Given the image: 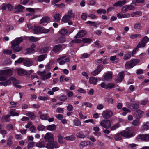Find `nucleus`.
Here are the masks:
<instances>
[{
  "instance_id": "f704fd0d",
  "label": "nucleus",
  "mask_w": 149,
  "mask_h": 149,
  "mask_svg": "<svg viewBox=\"0 0 149 149\" xmlns=\"http://www.w3.org/2000/svg\"><path fill=\"white\" fill-rule=\"evenodd\" d=\"M88 145H92L90 141H84L81 142L80 144V146L84 147Z\"/></svg>"
},
{
  "instance_id": "bf43d9fd",
  "label": "nucleus",
  "mask_w": 149,
  "mask_h": 149,
  "mask_svg": "<svg viewBox=\"0 0 149 149\" xmlns=\"http://www.w3.org/2000/svg\"><path fill=\"white\" fill-rule=\"evenodd\" d=\"M10 79L15 85L19 83V81L14 77H11Z\"/></svg>"
},
{
  "instance_id": "6e6552de",
  "label": "nucleus",
  "mask_w": 149,
  "mask_h": 149,
  "mask_svg": "<svg viewBox=\"0 0 149 149\" xmlns=\"http://www.w3.org/2000/svg\"><path fill=\"white\" fill-rule=\"evenodd\" d=\"M65 57L64 56H61L57 59V61L61 65H62L65 63L66 62H68L70 61L69 58L68 57L65 58Z\"/></svg>"
},
{
  "instance_id": "412c9836",
  "label": "nucleus",
  "mask_w": 149,
  "mask_h": 149,
  "mask_svg": "<svg viewBox=\"0 0 149 149\" xmlns=\"http://www.w3.org/2000/svg\"><path fill=\"white\" fill-rule=\"evenodd\" d=\"M17 73L18 75L20 76H23L27 74V71L25 70L20 68L17 69Z\"/></svg>"
},
{
  "instance_id": "c9c22d12",
  "label": "nucleus",
  "mask_w": 149,
  "mask_h": 149,
  "mask_svg": "<svg viewBox=\"0 0 149 149\" xmlns=\"http://www.w3.org/2000/svg\"><path fill=\"white\" fill-rule=\"evenodd\" d=\"M26 115L29 116L31 120L34 119L36 117V116L32 112H28L26 114Z\"/></svg>"
},
{
  "instance_id": "f8f14e48",
  "label": "nucleus",
  "mask_w": 149,
  "mask_h": 149,
  "mask_svg": "<svg viewBox=\"0 0 149 149\" xmlns=\"http://www.w3.org/2000/svg\"><path fill=\"white\" fill-rule=\"evenodd\" d=\"M11 44L12 48L15 52H19L21 50L22 48L19 47V44L13 42H11Z\"/></svg>"
},
{
  "instance_id": "2eb2a0df",
  "label": "nucleus",
  "mask_w": 149,
  "mask_h": 149,
  "mask_svg": "<svg viewBox=\"0 0 149 149\" xmlns=\"http://www.w3.org/2000/svg\"><path fill=\"white\" fill-rule=\"evenodd\" d=\"M23 64L26 67H30L33 65V62L30 59L27 58L24 59Z\"/></svg>"
},
{
  "instance_id": "774afa93",
  "label": "nucleus",
  "mask_w": 149,
  "mask_h": 149,
  "mask_svg": "<svg viewBox=\"0 0 149 149\" xmlns=\"http://www.w3.org/2000/svg\"><path fill=\"white\" fill-rule=\"evenodd\" d=\"M129 10L128 5H125L123 6L122 8V10L123 12H125Z\"/></svg>"
},
{
  "instance_id": "a211bd4d",
  "label": "nucleus",
  "mask_w": 149,
  "mask_h": 149,
  "mask_svg": "<svg viewBox=\"0 0 149 149\" xmlns=\"http://www.w3.org/2000/svg\"><path fill=\"white\" fill-rule=\"evenodd\" d=\"M95 63L96 64H99L102 63L104 64H107L108 63V59L107 58H101L99 59H97L95 61Z\"/></svg>"
},
{
  "instance_id": "37998d69",
  "label": "nucleus",
  "mask_w": 149,
  "mask_h": 149,
  "mask_svg": "<svg viewBox=\"0 0 149 149\" xmlns=\"http://www.w3.org/2000/svg\"><path fill=\"white\" fill-rule=\"evenodd\" d=\"M122 110L123 111L122 113V114L124 116H125L127 113L131 112L130 111L129 109L126 107L123 108Z\"/></svg>"
},
{
  "instance_id": "dca6fc26",
  "label": "nucleus",
  "mask_w": 149,
  "mask_h": 149,
  "mask_svg": "<svg viewBox=\"0 0 149 149\" xmlns=\"http://www.w3.org/2000/svg\"><path fill=\"white\" fill-rule=\"evenodd\" d=\"M143 112L140 110H137L134 113V117L136 119H139L142 116Z\"/></svg>"
},
{
  "instance_id": "79ce46f5",
  "label": "nucleus",
  "mask_w": 149,
  "mask_h": 149,
  "mask_svg": "<svg viewBox=\"0 0 149 149\" xmlns=\"http://www.w3.org/2000/svg\"><path fill=\"white\" fill-rule=\"evenodd\" d=\"M11 83V81L10 79L7 80L6 81L3 82H0V85L3 86H6L8 85H9Z\"/></svg>"
},
{
  "instance_id": "69168bd1",
  "label": "nucleus",
  "mask_w": 149,
  "mask_h": 149,
  "mask_svg": "<svg viewBox=\"0 0 149 149\" xmlns=\"http://www.w3.org/2000/svg\"><path fill=\"white\" fill-rule=\"evenodd\" d=\"M91 39L90 38H83L82 39V41L84 43H90L91 42Z\"/></svg>"
},
{
  "instance_id": "f3484780",
  "label": "nucleus",
  "mask_w": 149,
  "mask_h": 149,
  "mask_svg": "<svg viewBox=\"0 0 149 149\" xmlns=\"http://www.w3.org/2000/svg\"><path fill=\"white\" fill-rule=\"evenodd\" d=\"M93 130L94 132L93 134L96 136L99 137L101 135V133L99 132L100 129L99 126H96L94 127Z\"/></svg>"
},
{
  "instance_id": "a878e982",
  "label": "nucleus",
  "mask_w": 149,
  "mask_h": 149,
  "mask_svg": "<svg viewBox=\"0 0 149 149\" xmlns=\"http://www.w3.org/2000/svg\"><path fill=\"white\" fill-rule=\"evenodd\" d=\"M149 128V125L148 123L146 122L143 123L141 127V130L142 131L146 130Z\"/></svg>"
},
{
  "instance_id": "a19ab883",
  "label": "nucleus",
  "mask_w": 149,
  "mask_h": 149,
  "mask_svg": "<svg viewBox=\"0 0 149 149\" xmlns=\"http://www.w3.org/2000/svg\"><path fill=\"white\" fill-rule=\"evenodd\" d=\"M121 135L120 133H118L114 135V139L116 141H120L122 139Z\"/></svg>"
},
{
  "instance_id": "bb28decb",
  "label": "nucleus",
  "mask_w": 149,
  "mask_h": 149,
  "mask_svg": "<svg viewBox=\"0 0 149 149\" xmlns=\"http://www.w3.org/2000/svg\"><path fill=\"white\" fill-rule=\"evenodd\" d=\"M126 2V1L125 0H123L122 1H119L114 4L113 6L116 7L121 6L125 4Z\"/></svg>"
},
{
  "instance_id": "7c9ffc66",
  "label": "nucleus",
  "mask_w": 149,
  "mask_h": 149,
  "mask_svg": "<svg viewBox=\"0 0 149 149\" xmlns=\"http://www.w3.org/2000/svg\"><path fill=\"white\" fill-rule=\"evenodd\" d=\"M65 41V39L64 36H61L56 40V42L57 43H63Z\"/></svg>"
},
{
  "instance_id": "6e6d98bb",
  "label": "nucleus",
  "mask_w": 149,
  "mask_h": 149,
  "mask_svg": "<svg viewBox=\"0 0 149 149\" xmlns=\"http://www.w3.org/2000/svg\"><path fill=\"white\" fill-rule=\"evenodd\" d=\"M141 123L140 120L138 119H136L133 121L132 124L134 126H137Z\"/></svg>"
},
{
  "instance_id": "473e14b6",
  "label": "nucleus",
  "mask_w": 149,
  "mask_h": 149,
  "mask_svg": "<svg viewBox=\"0 0 149 149\" xmlns=\"http://www.w3.org/2000/svg\"><path fill=\"white\" fill-rule=\"evenodd\" d=\"M71 19V18L65 14L62 18L61 21L64 23H66L70 21Z\"/></svg>"
},
{
  "instance_id": "aec40b11",
  "label": "nucleus",
  "mask_w": 149,
  "mask_h": 149,
  "mask_svg": "<svg viewBox=\"0 0 149 149\" xmlns=\"http://www.w3.org/2000/svg\"><path fill=\"white\" fill-rule=\"evenodd\" d=\"M24 9V7L23 6L19 4L15 7L14 11L15 13H17L23 11Z\"/></svg>"
},
{
  "instance_id": "a18cd8bd",
  "label": "nucleus",
  "mask_w": 149,
  "mask_h": 149,
  "mask_svg": "<svg viewBox=\"0 0 149 149\" xmlns=\"http://www.w3.org/2000/svg\"><path fill=\"white\" fill-rule=\"evenodd\" d=\"M28 39L31 41L35 42L40 40L39 38L34 37L33 36H30L28 37Z\"/></svg>"
},
{
  "instance_id": "4468645a",
  "label": "nucleus",
  "mask_w": 149,
  "mask_h": 149,
  "mask_svg": "<svg viewBox=\"0 0 149 149\" xmlns=\"http://www.w3.org/2000/svg\"><path fill=\"white\" fill-rule=\"evenodd\" d=\"M50 22V18L48 17H43L41 19L40 21V24L43 26H45Z\"/></svg>"
},
{
  "instance_id": "20e7f679",
  "label": "nucleus",
  "mask_w": 149,
  "mask_h": 149,
  "mask_svg": "<svg viewBox=\"0 0 149 149\" xmlns=\"http://www.w3.org/2000/svg\"><path fill=\"white\" fill-rule=\"evenodd\" d=\"M139 62V60L137 59H133L127 62L125 65V67L127 69H130L135 66Z\"/></svg>"
},
{
  "instance_id": "f03ea898",
  "label": "nucleus",
  "mask_w": 149,
  "mask_h": 149,
  "mask_svg": "<svg viewBox=\"0 0 149 149\" xmlns=\"http://www.w3.org/2000/svg\"><path fill=\"white\" fill-rule=\"evenodd\" d=\"M122 136L126 138H130L134 136V134L129 128L120 132Z\"/></svg>"
},
{
  "instance_id": "c03bdc74",
  "label": "nucleus",
  "mask_w": 149,
  "mask_h": 149,
  "mask_svg": "<svg viewBox=\"0 0 149 149\" xmlns=\"http://www.w3.org/2000/svg\"><path fill=\"white\" fill-rule=\"evenodd\" d=\"M74 125L76 126H79L81 124V123L78 118L74 119L73 121Z\"/></svg>"
},
{
  "instance_id": "b1692460",
  "label": "nucleus",
  "mask_w": 149,
  "mask_h": 149,
  "mask_svg": "<svg viewBox=\"0 0 149 149\" xmlns=\"http://www.w3.org/2000/svg\"><path fill=\"white\" fill-rule=\"evenodd\" d=\"M60 1V0H53L52 2V5H54V6L58 7L59 8L61 7V6L64 7V5L61 3V4H57L56 3Z\"/></svg>"
},
{
  "instance_id": "e433bc0d",
  "label": "nucleus",
  "mask_w": 149,
  "mask_h": 149,
  "mask_svg": "<svg viewBox=\"0 0 149 149\" xmlns=\"http://www.w3.org/2000/svg\"><path fill=\"white\" fill-rule=\"evenodd\" d=\"M56 128V126L54 124H52L48 125L47 127V130L53 131L55 130Z\"/></svg>"
},
{
  "instance_id": "cd10ccee",
  "label": "nucleus",
  "mask_w": 149,
  "mask_h": 149,
  "mask_svg": "<svg viewBox=\"0 0 149 149\" xmlns=\"http://www.w3.org/2000/svg\"><path fill=\"white\" fill-rule=\"evenodd\" d=\"M89 83L94 85H96L97 82V79L94 77H90L89 78Z\"/></svg>"
},
{
  "instance_id": "7ed1b4c3",
  "label": "nucleus",
  "mask_w": 149,
  "mask_h": 149,
  "mask_svg": "<svg viewBox=\"0 0 149 149\" xmlns=\"http://www.w3.org/2000/svg\"><path fill=\"white\" fill-rule=\"evenodd\" d=\"M37 73L40 76L41 79L43 80L49 78L51 76V73L44 70L42 71H38Z\"/></svg>"
},
{
  "instance_id": "338daca9",
  "label": "nucleus",
  "mask_w": 149,
  "mask_h": 149,
  "mask_svg": "<svg viewBox=\"0 0 149 149\" xmlns=\"http://www.w3.org/2000/svg\"><path fill=\"white\" fill-rule=\"evenodd\" d=\"M59 98L60 101H65L67 99L66 96L63 95H61Z\"/></svg>"
},
{
  "instance_id": "603ef678",
  "label": "nucleus",
  "mask_w": 149,
  "mask_h": 149,
  "mask_svg": "<svg viewBox=\"0 0 149 149\" xmlns=\"http://www.w3.org/2000/svg\"><path fill=\"white\" fill-rule=\"evenodd\" d=\"M36 146L37 147L40 148L44 147H45V142L44 141H42L37 143L36 144Z\"/></svg>"
},
{
  "instance_id": "0e129e2a",
  "label": "nucleus",
  "mask_w": 149,
  "mask_h": 149,
  "mask_svg": "<svg viewBox=\"0 0 149 149\" xmlns=\"http://www.w3.org/2000/svg\"><path fill=\"white\" fill-rule=\"evenodd\" d=\"M64 139L67 140L73 141L75 139V137L73 136H70L65 137Z\"/></svg>"
},
{
  "instance_id": "9b49d317",
  "label": "nucleus",
  "mask_w": 149,
  "mask_h": 149,
  "mask_svg": "<svg viewBox=\"0 0 149 149\" xmlns=\"http://www.w3.org/2000/svg\"><path fill=\"white\" fill-rule=\"evenodd\" d=\"M45 140L49 142L54 141V135L51 132H48L44 136Z\"/></svg>"
},
{
  "instance_id": "864d4df0",
  "label": "nucleus",
  "mask_w": 149,
  "mask_h": 149,
  "mask_svg": "<svg viewBox=\"0 0 149 149\" xmlns=\"http://www.w3.org/2000/svg\"><path fill=\"white\" fill-rule=\"evenodd\" d=\"M10 116H17L19 115L18 113L15 112V111L12 109L10 112Z\"/></svg>"
},
{
  "instance_id": "0eeeda50",
  "label": "nucleus",
  "mask_w": 149,
  "mask_h": 149,
  "mask_svg": "<svg viewBox=\"0 0 149 149\" xmlns=\"http://www.w3.org/2000/svg\"><path fill=\"white\" fill-rule=\"evenodd\" d=\"M149 41V38L146 36H145L142 39V40L137 45V47L141 48L144 47L147 43Z\"/></svg>"
},
{
  "instance_id": "ea45409f",
  "label": "nucleus",
  "mask_w": 149,
  "mask_h": 149,
  "mask_svg": "<svg viewBox=\"0 0 149 149\" xmlns=\"http://www.w3.org/2000/svg\"><path fill=\"white\" fill-rule=\"evenodd\" d=\"M131 56V52H128L125 54L123 57V59L125 60H127L130 58Z\"/></svg>"
},
{
  "instance_id": "13d9d810",
  "label": "nucleus",
  "mask_w": 149,
  "mask_h": 149,
  "mask_svg": "<svg viewBox=\"0 0 149 149\" xmlns=\"http://www.w3.org/2000/svg\"><path fill=\"white\" fill-rule=\"evenodd\" d=\"M115 86V85L113 83H108L106 86V89H111Z\"/></svg>"
},
{
  "instance_id": "f257e3e1",
  "label": "nucleus",
  "mask_w": 149,
  "mask_h": 149,
  "mask_svg": "<svg viewBox=\"0 0 149 149\" xmlns=\"http://www.w3.org/2000/svg\"><path fill=\"white\" fill-rule=\"evenodd\" d=\"M13 74L10 69L0 70V81H4L7 79V76H10Z\"/></svg>"
},
{
  "instance_id": "49530a36",
  "label": "nucleus",
  "mask_w": 149,
  "mask_h": 149,
  "mask_svg": "<svg viewBox=\"0 0 149 149\" xmlns=\"http://www.w3.org/2000/svg\"><path fill=\"white\" fill-rule=\"evenodd\" d=\"M13 137L12 136H10L7 139V144L9 146H10L12 143V140Z\"/></svg>"
},
{
  "instance_id": "1a4fd4ad",
  "label": "nucleus",
  "mask_w": 149,
  "mask_h": 149,
  "mask_svg": "<svg viewBox=\"0 0 149 149\" xmlns=\"http://www.w3.org/2000/svg\"><path fill=\"white\" fill-rule=\"evenodd\" d=\"M137 139L141 141H149V134H140L138 135Z\"/></svg>"
},
{
  "instance_id": "9d476101",
  "label": "nucleus",
  "mask_w": 149,
  "mask_h": 149,
  "mask_svg": "<svg viewBox=\"0 0 149 149\" xmlns=\"http://www.w3.org/2000/svg\"><path fill=\"white\" fill-rule=\"evenodd\" d=\"M113 112L110 110H106L103 111L102 115L104 119H108L112 116Z\"/></svg>"
},
{
  "instance_id": "c756f323",
  "label": "nucleus",
  "mask_w": 149,
  "mask_h": 149,
  "mask_svg": "<svg viewBox=\"0 0 149 149\" xmlns=\"http://www.w3.org/2000/svg\"><path fill=\"white\" fill-rule=\"evenodd\" d=\"M54 20L55 22H57L61 20V16L59 13H56L54 15Z\"/></svg>"
},
{
  "instance_id": "4c0bfd02",
  "label": "nucleus",
  "mask_w": 149,
  "mask_h": 149,
  "mask_svg": "<svg viewBox=\"0 0 149 149\" xmlns=\"http://www.w3.org/2000/svg\"><path fill=\"white\" fill-rule=\"evenodd\" d=\"M110 60L112 63H116L118 62V59L116 58L115 56H111L110 58Z\"/></svg>"
},
{
  "instance_id": "58836bf2",
  "label": "nucleus",
  "mask_w": 149,
  "mask_h": 149,
  "mask_svg": "<svg viewBox=\"0 0 149 149\" xmlns=\"http://www.w3.org/2000/svg\"><path fill=\"white\" fill-rule=\"evenodd\" d=\"M23 40V38L22 37L17 38L15 40H14L13 42L19 44L22 42Z\"/></svg>"
},
{
  "instance_id": "5701e85b",
  "label": "nucleus",
  "mask_w": 149,
  "mask_h": 149,
  "mask_svg": "<svg viewBox=\"0 0 149 149\" xmlns=\"http://www.w3.org/2000/svg\"><path fill=\"white\" fill-rule=\"evenodd\" d=\"M66 14L71 19L75 17V15L73 13L72 10L71 9H69Z\"/></svg>"
},
{
  "instance_id": "e2e57ef3",
  "label": "nucleus",
  "mask_w": 149,
  "mask_h": 149,
  "mask_svg": "<svg viewBox=\"0 0 149 149\" xmlns=\"http://www.w3.org/2000/svg\"><path fill=\"white\" fill-rule=\"evenodd\" d=\"M10 116L9 115H7L4 116H3L2 117V120L3 121L6 122H9L10 121L9 119Z\"/></svg>"
},
{
  "instance_id": "2f4dec72",
  "label": "nucleus",
  "mask_w": 149,
  "mask_h": 149,
  "mask_svg": "<svg viewBox=\"0 0 149 149\" xmlns=\"http://www.w3.org/2000/svg\"><path fill=\"white\" fill-rule=\"evenodd\" d=\"M47 55L46 54L41 55L38 56V62H41L44 60L47 57Z\"/></svg>"
},
{
  "instance_id": "ddd939ff",
  "label": "nucleus",
  "mask_w": 149,
  "mask_h": 149,
  "mask_svg": "<svg viewBox=\"0 0 149 149\" xmlns=\"http://www.w3.org/2000/svg\"><path fill=\"white\" fill-rule=\"evenodd\" d=\"M102 69V65H100L97 67V69L96 70L91 72V75L93 76H96L100 72Z\"/></svg>"
},
{
  "instance_id": "680f3d73",
  "label": "nucleus",
  "mask_w": 149,
  "mask_h": 149,
  "mask_svg": "<svg viewBox=\"0 0 149 149\" xmlns=\"http://www.w3.org/2000/svg\"><path fill=\"white\" fill-rule=\"evenodd\" d=\"M120 127L119 124L117 123L114 125L111 126L110 128L112 130H114L116 129L119 128Z\"/></svg>"
},
{
  "instance_id": "de8ad7c7",
  "label": "nucleus",
  "mask_w": 149,
  "mask_h": 149,
  "mask_svg": "<svg viewBox=\"0 0 149 149\" xmlns=\"http://www.w3.org/2000/svg\"><path fill=\"white\" fill-rule=\"evenodd\" d=\"M49 117L48 114H41L40 116V118L43 120H47Z\"/></svg>"
},
{
  "instance_id": "39448f33",
  "label": "nucleus",
  "mask_w": 149,
  "mask_h": 149,
  "mask_svg": "<svg viewBox=\"0 0 149 149\" xmlns=\"http://www.w3.org/2000/svg\"><path fill=\"white\" fill-rule=\"evenodd\" d=\"M59 147L57 142L54 141L48 143L46 147L48 149H54L57 148Z\"/></svg>"
},
{
  "instance_id": "4be33fe9",
  "label": "nucleus",
  "mask_w": 149,
  "mask_h": 149,
  "mask_svg": "<svg viewBox=\"0 0 149 149\" xmlns=\"http://www.w3.org/2000/svg\"><path fill=\"white\" fill-rule=\"evenodd\" d=\"M124 72H121L118 74V76L116 79V81L117 82H121L124 78Z\"/></svg>"
},
{
  "instance_id": "6ab92c4d",
  "label": "nucleus",
  "mask_w": 149,
  "mask_h": 149,
  "mask_svg": "<svg viewBox=\"0 0 149 149\" xmlns=\"http://www.w3.org/2000/svg\"><path fill=\"white\" fill-rule=\"evenodd\" d=\"M87 32L84 30H81L79 31L74 37L75 38H81L84 36L86 34Z\"/></svg>"
},
{
  "instance_id": "72a5a7b5",
  "label": "nucleus",
  "mask_w": 149,
  "mask_h": 149,
  "mask_svg": "<svg viewBox=\"0 0 149 149\" xmlns=\"http://www.w3.org/2000/svg\"><path fill=\"white\" fill-rule=\"evenodd\" d=\"M41 27L38 26L34 25L33 31L35 34H38L40 33Z\"/></svg>"
},
{
  "instance_id": "c85d7f7f",
  "label": "nucleus",
  "mask_w": 149,
  "mask_h": 149,
  "mask_svg": "<svg viewBox=\"0 0 149 149\" xmlns=\"http://www.w3.org/2000/svg\"><path fill=\"white\" fill-rule=\"evenodd\" d=\"M104 78L106 80H110L112 79V75L111 73L108 72L104 76Z\"/></svg>"
},
{
  "instance_id": "5fc2aeb1",
  "label": "nucleus",
  "mask_w": 149,
  "mask_h": 149,
  "mask_svg": "<svg viewBox=\"0 0 149 149\" xmlns=\"http://www.w3.org/2000/svg\"><path fill=\"white\" fill-rule=\"evenodd\" d=\"M50 31L49 29H46L43 27H41L40 33H47Z\"/></svg>"
},
{
  "instance_id": "423d86ee",
  "label": "nucleus",
  "mask_w": 149,
  "mask_h": 149,
  "mask_svg": "<svg viewBox=\"0 0 149 149\" xmlns=\"http://www.w3.org/2000/svg\"><path fill=\"white\" fill-rule=\"evenodd\" d=\"M100 125L106 129L109 128L111 126V123L109 120H103L100 122Z\"/></svg>"
},
{
  "instance_id": "09e8293b",
  "label": "nucleus",
  "mask_w": 149,
  "mask_h": 149,
  "mask_svg": "<svg viewBox=\"0 0 149 149\" xmlns=\"http://www.w3.org/2000/svg\"><path fill=\"white\" fill-rule=\"evenodd\" d=\"M141 35L139 34H132L130 35V38L132 39H134L136 38H140Z\"/></svg>"
},
{
  "instance_id": "393cba45",
  "label": "nucleus",
  "mask_w": 149,
  "mask_h": 149,
  "mask_svg": "<svg viewBox=\"0 0 149 149\" xmlns=\"http://www.w3.org/2000/svg\"><path fill=\"white\" fill-rule=\"evenodd\" d=\"M62 48V45L58 44L55 45L53 48V51L55 53L61 50Z\"/></svg>"
},
{
  "instance_id": "3c124183",
  "label": "nucleus",
  "mask_w": 149,
  "mask_h": 149,
  "mask_svg": "<svg viewBox=\"0 0 149 149\" xmlns=\"http://www.w3.org/2000/svg\"><path fill=\"white\" fill-rule=\"evenodd\" d=\"M24 58H20L17 60H16L15 62V65H16L18 64H21L22 62H24Z\"/></svg>"
},
{
  "instance_id": "4d7b16f0",
  "label": "nucleus",
  "mask_w": 149,
  "mask_h": 149,
  "mask_svg": "<svg viewBox=\"0 0 149 149\" xmlns=\"http://www.w3.org/2000/svg\"><path fill=\"white\" fill-rule=\"evenodd\" d=\"M57 137L58 139V142L60 143H63V138L62 135L61 134H59L57 136Z\"/></svg>"
},
{
  "instance_id": "8fccbe9b",
  "label": "nucleus",
  "mask_w": 149,
  "mask_h": 149,
  "mask_svg": "<svg viewBox=\"0 0 149 149\" xmlns=\"http://www.w3.org/2000/svg\"><path fill=\"white\" fill-rule=\"evenodd\" d=\"M142 27L141 24L139 23H136L134 25V28L136 30H140Z\"/></svg>"
},
{
  "instance_id": "052dcab7",
  "label": "nucleus",
  "mask_w": 149,
  "mask_h": 149,
  "mask_svg": "<svg viewBox=\"0 0 149 149\" xmlns=\"http://www.w3.org/2000/svg\"><path fill=\"white\" fill-rule=\"evenodd\" d=\"M59 33L60 34L64 36L67 34L68 31L66 29L63 28L59 31Z\"/></svg>"
}]
</instances>
